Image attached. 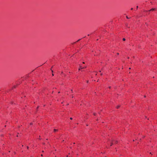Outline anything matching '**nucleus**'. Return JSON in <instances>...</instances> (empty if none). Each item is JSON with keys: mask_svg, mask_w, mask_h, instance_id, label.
Returning a JSON list of instances; mask_svg holds the SVG:
<instances>
[{"mask_svg": "<svg viewBox=\"0 0 157 157\" xmlns=\"http://www.w3.org/2000/svg\"><path fill=\"white\" fill-rule=\"evenodd\" d=\"M71 92H72V93H73V90H71Z\"/></svg>", "mask_w": 157, "mask_h": 157, "instance_id": "f8f14e48", "label": "nucleus"}, {"mask_svg": "<svg viewBox=\"0 0 157 157\" xmlns=\"http://www.w3.org/2000/svg\"><path fill=\"white\" fill-rule=\"evenodd\" d=\"M133 8H131V10H133Z\"/></svg>", "mask_w": 157, "mask_h": 157, "instance_id": "dca6fc26", "label": "nucleus"}, {"mask_svg": "<svg viewBox=\"0 0 157 157\" xmlns=\"http://www.w3.org/2000/svg\"><path fill=\"white\" fill-rule=\"evenodd\" d=\"M70 119L71 120H72V117H71V118H70Z\"/></svg>", "mask_w": 157, "mask_h": 157, "instance_id": "9d476101", "label": "nucleus"}, {"mask_svg": "<svg viewBox=\"0 0 157 157\" xmlns=\"http://www.w3.org/2000/svg\"><path fill=\"white\" fill-rule=\"evenodd\" d=\"M126 26L127 27H128V25H126Z\"/></svg>", "mask_w": 157, "mask_h": 157, "instance_id": "5701e85b", "label": "nucleus"}, {"mask_svg": "<svg viewBox=\"0 0 157 157\" xmlns=\"http://www.w3.org/2000/svg\"><path fill=\"white\" fill-rule=\"evenodd\" d=\"M29 148V147H27V149H28V148Z\"/></svg>", "mask_w": 157, "mask_h": 157, "instance_id": "aec40b11", "label": "nucleus"}, {"mask_svg": "<svg viewBox=\"0 0 157 157\" xmlns=\"http://www.w3.org/2000/svg\"><path fill=\"white\" fill-rule=\"evenodd\" d=\"M87 83H88V81H87Z\"/></svg>", "mask_w": 157, "mask_h": 157, "instance_id": "4be33fe9", "label": "nucleus"}, {"mask_svg": "<svg viewBox=\"0 0 157 157\" xmlns=\"http://www.w3.org/2000/svg\"><path fill=\"white\" fill-rule=\"evenodd\" d=\"M145 118H147V117H145Z\"/></svg>", "mask_w": 157, "mask_h": 157, "instance_id": "c756f323", "label": "nucleus"}, {"mask_svg": "<svg viewBox=\"0 0 157 157\" xmlns=\"http://www.w3.org/2000/svg\"><path fill=\"white\" fill-rule=\"evenodd\" d=\"M155 10V8H152L150 10H149V11H153L154 10Z\"/></svg>", "mask_w": 157, "mask_h": 157, "instance_id": "f257e3e1", "label": "nucleus"}, {"mask_svg": "<svg viewBox=\"0 0 157 157\" xmlns=\"http://www.w3.org/2000/svg\"><path fill=\"white\" fill-rule=\"evenodd\" d=\"M117 143V141H115V143Z\"/></svg>", "mask_w": 157, "mask_h": 157, "instance_id": "1a4fd4ad", "label": "nucleus"}, {"mask_svg": "<svg viewBox=\"0 0 157 157\" xmlns=\"http://www.w3.org/2000/svg\"><path fill=\"white\" fill-rule=\"evenodd\" d=\"M126 18H127V19H128L129 18L127 16H126Z\"/></svg>", "mask_w": 157, "mask_h": 157, "instance_id": "9b49d317", "label": "nucleus"}, {"mask_svg": "<svg viewBox=\"0 0 157 157\" xmlns=\"http://www.w3.org/2000/svg\"><path fill=\"white\" fill-rule=\"evenodd\" d=\"M138 8V6H137L136 7V9H137Z\"/></svg>", "mask_w": 157, "mask_h": 157, "instance_id": "ddd939ff", "label": "nucleus"}, {"mask_svg": "<svg viewBox=\"0 0 157 157\" xmlns=\"http://www.w3.org/2000/svg\"><path fill=\"white\" fill-rule=\"evenodd\" d=\"M80 40V39H79V40H78L77 42H78V41H79Z\"/></svg>", "mask_w": 157, "mask_h": 157, "instance_id": "6ab92c4d", "label": "nucleus"}, {"mask_svg": "<svg viewBox=\"0 0 157 157\" xmlns=\"http://www.w3.org/2000/svg\"><path fill=\"white\" fill-rule=\"evenodd\" d=\"M99 72H101V71H99Z\"/></svg>", "mask_w": 157, "mask_h": 157, "instance_id": "473e14b6", "label": "nucleus"}, {"mask_svg": "<svg viewBox=\"0 0 157 157\" xmlns=\"http://www.w3.org/2000/svg\"><path fill=\"white\" fill-rule=\"evenodd\" d=\"M147 119L148 120H149V118H147Z\"/></svg>", "mask_w": 157, "mask_h": 157, "instance_id": "7c9ffc66", "label": "nucleus"}, {"mask_svg": "<svg viewBox=\"0 0 157 157\" xmlns=\"http://www.w3.org/2000/svg\"><path fill=\"white\" fill-rule=\"evenodd\" d=\"M52 72H53V71L52 70Z\"/></svg>", "mask_w": 157, "mask_h": 157, "instance_id": "cd10ccee", "label": "nucleus"}, {"mask_svg": "<svg viewBox=\"0 0 157 157\" xmlns=\"http://www.w3.org/2000/svg\"><path fill=\"white\" fill-rule=\"evenodd\" d=\"M94 116L96 115V113H94Z\"/></svg>", "mask_w": 157, "mask_h": 157, "instance_id": "6e6552de", "label": "nucleus"}, {"mask_svg": "<svg viewBox=\"0 0 157 157\" xmlns=\"http://www.w3.org/2000/svg\"><path fill=\"white\" fill-rule=\"evenodd\" d=\"M123 41H125V38H123Z\"/></svg>", "mask_w": 157, "mask_h": 157, "instance_id": "423d86ee", "label": "nucleus"}, {"mask_svg": "<svg viewBox=\"0 0 157 157\" xmlns=\"http://www.w3.org/2000/svg\"><path fill=\"white\" fill-rule=\"evenodd\" d=\"M128 58L129 59V57H128Z\"/></svg>", "mask_w": 157, "mask_h": 157, "instance_id": "2f4dec72", "label": "nucleus"}, {"mask_svg": "<svg viewBox=\"0 0 157 157\" xmlns=\"http://www.w3.org/2000/svg\"><path fill=\"white\" fill-rule=\"evenodd\" d=\"M113 144V143H112L111 144V146Z\"/></svg>", "mask_w": 157, "mask_h": 157, "instance_id": "a211bd4d", "label": "nucleus"}, {"mask_svg": "<svg viewBox=\"0 0 157 157\" xmlns=\"http://www.w3.org/2000/svg\"><path fill=\"white\" fill-rule=\"evenodd\" d=\"M39 106H38L37 107V108H36V110H37V109H38L39 108Z\"/></svg>", "mask_w": 157, "mask_h": 157, "instance_id": "0eeeda50", "label": "nucleus"}, {"mask_svg": "<svg viewBox=\"0 0 157 157\" xmlns=\"http://www.w3.org/2000/svg\"><path fill=\"white\" fill-rule=\"evenodd\" d=\"M60 93V91L58 92V93Z\"/></svg>", "mask_w": 157, "mask_h": 157, "instance_id": "b1692460", "label": "nucleus"}, {"mask_svg": "<svg viewBox=\"0 0 157 157\" xmlns=\"http://www.w3.org/2000/svg\"><path fill=\"white\" fill-rule=\"evenodd\" d=\"M120 107V105H118L117 106V109H118Z\"/></svg>", "mask_w": 157, "mask_h": 157, "instance_id": "39448f33", "label": "nucleus"}, {"mask_svg": "<svg viewBox=\"0 0 157 157\" xmlns=\"http://www.w3.org/2000/svg\"><path fill=\"white\" fill-rule=\"evenodd\" d=\"M54 132H56V131H58V130L57 129H55L54 130Z\"/></svg>", "mask_w": 157, "mask_h": 157, "instance_id": "7ed1b4c3", "label": "nucleus"}, {"mask_svg": "<svg viewBox=\"0 0 157 157\" xmlns=\"http://www.w3.org/2000/svg\"><path fill=\"white\" fill-rule=\"evenodd\" d=\"M144 97H146V96H144Z\"/></svg>", "mask_w": 157, "mask_h": 157, "instance_id": "72a5a7b5", "label": "nucleus"}, {"mask_svg": "<svg viewBox=\"0 0 157 157\" xmlns=\"http://www.w3.org/2000/svg\"><path fill=\"white\" fill-rule=\"evenodd\" d=\"M82 63H85L84 62H83Z\"/></svg>", "mask_w": 157, "mask_h": 157, "instance_id": "a878e982", "label": "nucleus"}, {"mask_svg": "<svg viewBox=\"0 0 157 157\" xmlns=\"http://www.w3.org/2000/svg\"><path fill=\"white\" fill-rule=\"evenodd\" d=\"M129 69H131V68H130H130H129Z\"/></svg>", "mask_w": 157, "mask_h": 157, "instance_id": "bb28decb", "label": "nucleus"}, {"mask_svg": "<svg viewBox=\"0 0 157 157\" xmlns=\"http://www.w3.org/2000/svg\"><path fill=\"white\" fill-rule=\"evenodd\" d=\"M30 124H32V123H30Z\"/></svg>", "mask_w": 157, "mask_h": 157, "instance_id": "393cba45", "label": "nucleus"}, {"mask_svg": "<svg viewBox=\"0 0 157 157\" xmlns=\"http://www.w3.org/2000/svg\"><path fill=\"white\" fill-rule=\"evenodd\" d=\"M52 76H54V74H52Z\"/></svg>", "mask_w": 157, "mask_h": 157, "instance_id": "412c9836", "label": "nucleus"}, {"mask_svg": "<svg viewBox=\"0 0 157 157\" xmlns=\"http://www.w3.org/2000/svg\"><path fill=\"white\" fill-rule=\"evenodd\" d=\"M41 156H43V155H42V154H41Z\"/></svg>", "mask_w": 157, "mask_h": 157, "instance_id": "c85d7f7f", "label": "nucleus"}, {"mask_svg": "<svg viewBox=\"0 0 157 157\" xmlns=\"http://www.w3.org/2000/svg\"><path fill=\"white\" fill-rule=\"evenodd\" d=\"M117 55H118L119 54V53H117Z\"/></svg>", "mask_w": 157, "mask_h": 157, "instance_id": "2eb2a0df", "label": "nucleus"}, {"mask_svg": "<svg viewBox=\"0 0 157 157\" xmlns=\"http://www.w3.org/2000/svg\"><path fill=\"white\" fill-rule=\"evenodd\" d=\"M103 75V74H102V73H101V75Z\"/></svg>", "mask_w": 157, "mask_h": 157, "instance_id": "4468645a", "label": "nucleus"}, {"mask_svg": "<svg viewBox=\"0 0 157 157\" xmlns=\"http://www.w3.org/2000/svg\"><path fill=\"white\" fill-rule=\"evenodd\" d=\"M109 88H111V86H109Z\"/></svg>", "mask_w": 157, "mask_h": 157, "instance_id": "f3484780", "label": "nucleus"}, {"mask_svg": "<svg viewBox=\"0 0 157 157\" xmlns=\"http://www.w3.org/2000/svg\"><path fill=\"white\" fill-rule=\"evenodd\" d=\"M82 68H81L82 69H83V68H86V66H85L83 67H82Z\"/></svg>", "mask_w": 157, "mask_h": 157, "instance_id": "20e7f679", "label": "nucleus"}, {"mask_svg": "<svg viewBox=\"0 0 157 157\" xmlns=\"http://www.w3.org/2000/svg\"><path fill=\"white\" fill-rule=\"evenodd\" d=\"M79 67L80 68L78 69L79 70H80V69H82L81 68H82L81 66H80Z\"/></svg>", "mask_w": 157, "mask_h": 157, "instance_id": "f03ea898", "label": "nucleus"}]
</instances>
